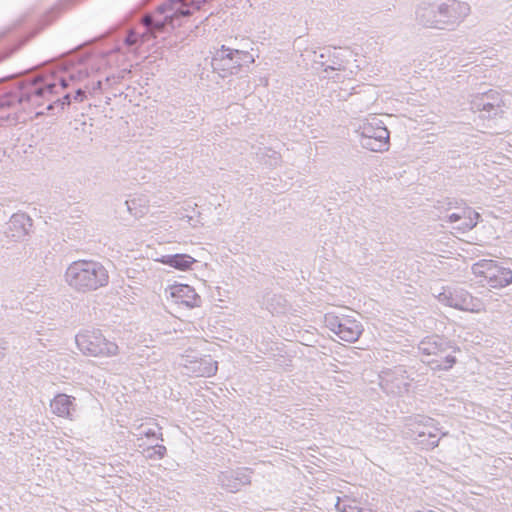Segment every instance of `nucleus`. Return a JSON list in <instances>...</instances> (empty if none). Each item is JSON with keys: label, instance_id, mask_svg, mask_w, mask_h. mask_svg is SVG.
<instances>
[{"label": "nucleus", "instance_id": "nucleus-1", "mask_svg": "<svg viewBox=\"0 0 512 512\" xmlns=\"http://www.w3.org/2000/svg\"><path fill=\"white\" fill-rule=\"evenodd\" d=\"M66 281L73 289L87 292L106 286L109 282V273L99 262L80 260L68 267Z\"/></svg>", "mask_w": 512, "mask_h": 512}, {"label": "nucleus", "instance_id": "nucleus-2", "mask_svg": "<svg viewBox=\"0 0 512 512\" xmlns=\"http://www.w3.org/2000/svg\"><path fill=\"white\" fill-rule=\"evenodd\" d=\"M472 273L482 285L494 289L504 288L512 283V270L494 260H481L472 266Z\"/></svg>", "mask_w": 512, "mask_h": 512}, {"label": "nucleus", "instance_id": "nucleus-3", "mask_svg": "<svg viewBox=\"0 0 512 512\" xmlns=\"http://www.w3.org/2000/svg\"><path fill=\"white\" fill-rule=\"evenodd\" d=\"M79 349L91 356L111 357L119 352L118 345L98 331H85L76 336Z\"/></svg>", "mask_w": 512, "mask_h": 512}, {"label": "nucleus", "instance_id": "nucleus-4", "mask_svg": "<svg viewBox=\"0 0 512 512\" xmlns=\"http://www.w3.org/2000/svg\"><path fill=\"white\" fill-rule=\"evenodd\" d=\"M166 292L176 304L185 305L189 308L198 307L201 302L200 296L195 292L194 288L187 284L170 285Z\"/></svg>", "mask_w": 512, "mask_h": 512}, {"label": "nucleus", "instance_id": "nucleus-5", "mask_svg": "<svg viewBox=\"0 0 512 512\" xmlns=\"http://www.w3.org/2000/svg\"><path fill=\"white\" fill-rule=\"evenodd\" d=\"M478 219L479 214L470 207L463 208L458 213H453L449 216L450 222H460L456 228L462 231L470 230L475 227Z\"/></svg>", "mask_w": 512, "mask_h": 512}, {"label": "nucleus", "instance_id": "nucleus-6", "mask_svg": "<svg viewBox=\"0 0 512 512\" xmlns=\"http://www.w3.org/2000/svg\"><path fill=\"white\" fill-rule=\"evenodd\" d=\"M362 325L353 319L345 318L338 325L337 334L346 342H355L362 334Z\"/></svg>", "mask_w": 512, "mask_h": 512}, {"label": "nucleus", "instance_id": "nucleus-7", "mask_svg": "<svg viewBox=\"0 0 512 512\" xmlns=\"http://www.w3.org/2000/svg\"><path fill=\"white\" fill-rule=\"evenodd\" d=\"M366 147L372 151H384L389 146V132L384 127H377L374 135H366Z\"/></svg>", "mask_w": 512, "mask_h": 512}, {"label": "nucleus", "instance_id": "nucleus-8", "mask_svg": "<svg viewBox=\"0 0 512 512\" xmlns=\"http://www.w3.org/2000/svg\"><path fill=\"white\" fill-rule=\"evenodd\" d=\"M158 261L181 271L189 270L196 262V260L188 254L166 255L162 256Z\"/></svg>", "mask_w": 512, "mask_h": 512}, {"label": "nucleus", "instance_id": "nucleus-9", "mask_svg": "<svg viewBox=\"0 0 512 512\" xmlns=\"http://www.w3.org/2000/svg\"><path fill=\"white\" fill-rule=\"evenodd\" d=\"M51 408L58 416L67 417L72 408V399L65 394L57 395L51 402Z\"/></svg>", "mask_w": 512, "mask_h": 512}, {"label": "nucleus", "instance_id": "nucleus-10", "mask_svg": "<svg viewBox=\"0 0 512 512\" xmlns=\"http://www.w3.org/2000/svg\"><path fill=\"white\" fill-rule=\"evenodd\" d=\"M205 1L206 0H179L178 2L181 6L176 7V11L172 17L191 15L195 11L199 10Z\"/></svg>", "mask_w": 512, "mask_h": 512}, {"label": "nucleus", "instance_id": "nucleus-11", "mask_svg": "<svg viewBox=\"0 0 512 512\" xmlns=\"http://www.w3.org/2000/svg\"><path fill=\"white\" fill-rule=\"evenodd\" d=\"M459 308L468 312L479 313L483 310V305L480 300L467 293L463 304Z\"/></svg>", "mask_w": 512, "mask_h": 512}, {"label": "nucleus", "instance_id": "nucleus-12", "mask_svg": "<svg viewBox=\"0 0 512 512\" xmlns=\"http://www.w3.org/2000/svg\"><path fill=\"white\" fill-rule=\"evenodd\" d=\"M166 453V448L163 445H157L151 449H148V458L162 459Z\"/></svg>", "mask_w": 512, "mask_h": 512}, {"label": "nucleus", "instance_id": "nucleus-13", "mask_svg": "<svg viewBox=\"0 0 512 512\" xmlns=\"http://www.w3.org/2000/svg\"><path fill=\"white\" fill-rule=\"evenodd\" d=\"M455 361H456V360H455V357H453V356H448V357L446 358V364L443 366V368H445V369H447V368H451V367L454 365Z\"/></svg>", "mask_w": 512, "mask_h": 512}, {"label": "nucleus", "instance_id": "nucleus-14", "mask_svg": "<svg viewBox=\"0 0 512 512\" xmlns=\"http://www.w3.org/2000/svg\"><path fill=\"white\" fill-rule=\"evenodd\" d=\"M434 440L431 442V447H436L438 445V439H436L435 436H433Z\"/></svg>", "mask_w": 512, "mask_h": 512}]
</instances>
